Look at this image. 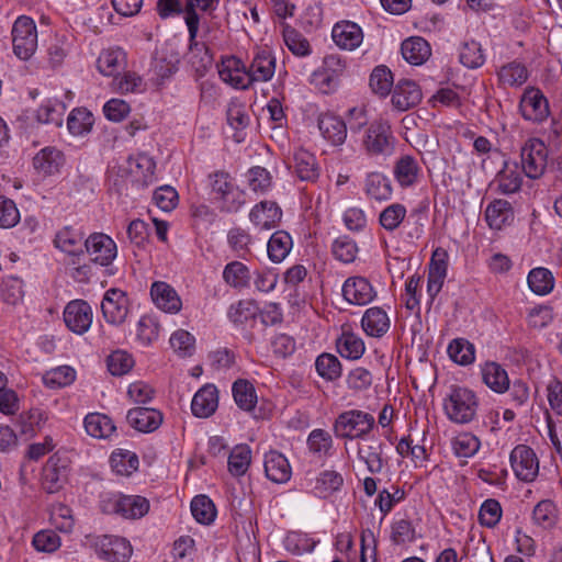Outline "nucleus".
<instances>
[{"instance_id": "nucleus-1", "label": "nucleus", "mask_w": 562, "mask_h": 562, "mask_svg": "<svg viewBox=\"0 0 562 562\" xmlns=\"http://www.w3.org/2000/svg\"><path fill=\"white\" fill-rule=\"evenodd\" d=\"M86 544L92 548L100 559L108 562H126L133 553L130 541L119 536L88 535L86 536Z\"/></svg>"}, {"instance_id": "nucleus-2", "label": "nucleus", "mask_w": 562, "mask_h": 562, "mask_svg": "<svg viewBox=\"0 0 562 562\" xmlns=\"http://www.w3.org/2000/svg\"><path fill=\"white\" fill-rule=\"evenodd\" d=\"M13 53L21 60H29L37 49V29L33 19L21 15L12 26Z\"/></svg>"}, {"instance_id": "nucleus-3", "label": "nucleus", "mask_w": 562, "mask_h": 562, "mask_svg": "<svg viewBox=\"0 0 562 562\" xmlns=\"http://www.w3.org/2000/svg\"><path fill=\"white\" fill-rule=\"evenodd\" d=\"M548 164V148L536 137L529 138L520 148V165L526 177L539 179L543 176Z\"/></svg>"}, {"instance_id": "nucleus-4", "label": "nucleus", "mask_w": 562, "mask_h": 562, "mask_svg": "<svg viewBox=\"0 0 562 562\" xmlns=\"http://www.w3.org/2000/svg\"><path fill=\"white\" fill-rule=\"evenodd\" d=\"M476 398L472 391L464 387L453 389L443 408L451 422H471L476 412Z\"/></svg>"}, {"instance_id": "nucleus-5", "label": "nucleus", "mask_w": 562, "mask_h": 562, "mask_svg": "<svg viewBox=\"0 0 562 562\" xmlns=\"http://www.w3.org/2000/svg\"><path fill=\"white\" fill-rule=\"evenodd\" d=\"M149 501L140 495H117L102 501V510L117 514L125 519H139L149 510Z\"/></svg>"}, {"instance_id": "nucleus-6", "label": "nucleus", "mask_w": 562, "mask_h": 562, "mask_svg": "<svg viewBox=\"0 0 562 562\" xmlns=\"http://www.w3.org/2000/svg\"><path fill=\"white\" fill-rule=\"evenodd\" d=\"M70 463V458L63 451L49 457L42 472V485L47 493H56L61 488L68 479Z\"/></svg>"}, {"instance_id": "nucleus-7", "label": "nucleus", "mask_w": 562, "mask_h": 562, "mask_svg": "<svg viewBox=\"0 0 562 562\" xmlns=\"http://www.w3.org/2000/svg\"><path fill=\"white\" fill-rule=\"evenodd\" d=\"M200 18L198 14H190L187 19V27L189 32V63L198 76L204 74L212 67L213 57L209 48L196 41L199 32Z\"/></svg>"}, {"instance_id": "nucleus-8", "label": "nucleus", "mask_w": 562, "mask_h": 562, "mask_svg": "<svg viewBox=\"0 0 562 562\" xmlns=\"http://www.w3.org/2000/svg\"><path fill=\"white\" fill-rule=\"evenodd\" d=\"M519 112L526 121L542 123L550 115L549 101L540 89L528 87L520 98Z\"/></svg>"}, {"instance_id": "nucleus-9", "label": "nucleus", "mask_w": 562, "mask_h": 562, "mask_svg": "<svg viewBox=\"0 0 562 562\" xmlns=\"http://www.w3.org/2000/svg\"><path fill=\"white\" fill-rule=\"evenodd\" d=\"M101 311L106 323L122 325L130 313L127 294L117 288L106 290L101 302Z\"/></svg>"}, {"instance_id": "nucleus-10", "label": "nucleus", "mask_w": 562, "mask_h": 562, "mask_svg": "<svg viewBox=\"0 0 562 562\" xmlns=\"http://www.w3.org/2000/svg\"><path fill=\"white\" fill-rule=\"evenodd\" d=\"M512 469L520 481L532 482L539 473V461L535 451L526 446L518 445L510 453Z\"/></svg>"}, {"instance_id": "nucleus-11", "label": "nucleus", "mask_w": 562, "mask_h": 562, "mask_svg": "<svg viewBox=\"0 0 562 562\" xmlns=\"http://www.w3.org/2000/svg\"><path fill=\"white\" fill-rule=\"evenodd\" d=\"M85 248L94 263L106 267L117 255L115 241L103 233H93L85 240Z\"/></svg>"}, {"instance_id": "nucleus-12", "label": "nucleus", "mask_w": 562, "mask_h": 562, "mask_svg": "<svg viewBox=\"0 0 562 562\" xmlns=\"http://www.w3.org/2000/svg\"><path fill=\"white\" fill-rule=\"evenodd\" d=\"M92 319V307L83 300L70 301L64 310V322L75 334L82 335L88 331Z\"/></svg>"}, {"instance_id": "nucleus-13", "label": "nucleus", "mask_w": 562, "mask_h": 562, "mask_svg": "<svg viewBox=\"0 0 562 562\" xmlns=\"http://www.w3.org/2000/svg\"><path fill=\"white\" fill-rule=\"evenodd\" d=\"M393 140L390 125L378 122L367 130L363 145L370 155H386L393 149Z\"/></svg>"}, {"instance_id": "nucleus-14", "label": "nucleus", "mask_w": 562, "mask_h": 562, "mask_svg": "<svg viewBox=\"0 0 562 562\" xmlns=\"http://www.w3.org/2000/svg\"><path fill=\"white\" fill-rule=\"evenodd\" d=\"M447 259L448 254L442 248H437L432 252L427 281V294L430 303L434 302L442 289L448 270Z\"/></svg>"}, {"instance_id": "nucleus-15", "label": "nucleus", "mask_w": 562, "mask_h": 562, "mask_svg": "<svg viewBox=\"0 0 562 562\" xmlns=\"http://www.w3.org/2000/svg\"><path fill=\"white\" fill-rule=\"evenodd\" d=\"M342 296L353 305H367L376 296V292L368 279L350 277L342 284Z\"/></svg>"}, {"instance_id": "nucleus-16", "label": "nucleus", "mask_w": 562, "mask_h": 562, "mask_svg": "<svg viewBox=\"0 0 562 562\" xmlns=\"http://www.w3.org/2000/svg\"><path fill=\"white\" fill-rule=\"evenodd\" d=\"M422 98V90L415 81L401 79L394 86L391 101L396 110L403 112L418 105Z\"/></svg>"}, {"instance_id": "nucleus-17", "label": "nucleus", "mask_w": 562, "mask_h": 562, "mask_svg": "<svg viewBox=\"0 0 562 562\" xmlns=\"http://www.w3.org/2000/svg\"><path fill=\"white\" fill-rule=\"evenodd\" d=\"M282 218V210L273 201H261L250 213V222L260 231H269L278 226Z\"/></svg>"}, {"instance_id": "nucleus-18", "label": "nucleus", "mask_w": 562, "mask_h": 562, "mask_svg": "<svg viewBox=\"0 0 562 562\" xmlns=\"http://www.w3.org/2000/svg\"><path fill=\"white\" fill-rule=\"evenodd\" d=\"M218 75L223 81L235 88L247 89L250 86L246 65L235 56L227 57L222 61Z\"/></svg>"}, {"instance_id": "nucleus-19", "label": "nucleus", "mask_w": 562, "mask_h": 562, "mask_svg": "<svg viewBox=\"0 0 562 562\" xmlns=\"http://www.w3.org/2000/svg\"><path fill=\"white\" fill-rule=\"evenodd\" d=\"M218 406V391L214 384L203 385L193 396L191 409L195 417L207 418Z\"/></svg>"}, {"instance_id": "nucleus-20", "label": "nucleus", "mask_w": 562, "mask_h": 562, "mask_svg": "<svg viewBox=\"0 0 562 562\" xmlns=\"http://www.w3.org/2000/svg\"><path fill=\"white\" fill-rule=\"evenodd\" d=\"M54 244L58 249L72 257L71 263L74 265L76 263V258L83 255V234L71 226L61 228L56 234Z\"/></svg>"}, {"instance_id": "nucleus-21", "label": "nucleus", "mask_w": 562, "mask_h": 562, "mask_svg": "<svg viewBox=\"0 0 562 562\" xmlns=\"http://www.w3.org/2000/svg\"><path fill=\"white\" fill-rule=\"evenodd\" d=\"M247 69L250 85L255 81H269L276 71V58L269 49H260L256 53Z\"/></svg>"}, {"instance_id": "nucleus-22", "label": "nucleus", "mask_w": 562, "mask_h": 562, "mask_svg": "<svg viewBox=\"0 0 562 562\" xmlns=\"http://www.w3.org/2000/svg\"><path fill=\"white\" fill-rule=\"evenodd\" d=\"M266 476L274 483H286L292 475L288 459L280 452L271 450L265 454Z\"/></svg>"}, {"instance_id": "nucleus-23", "label": "nucleus", "mask_w": 562, "mask_h": 562, "mask_svg": "<svg viewBox=\"0 0 562 562\" xmlns=\"http://www.w3.org/2000/svg\"><path fill=\"white\" fill-rule=\"evenodd\" d=\"M331 36L337 46L349 50L357 48L363 40L361 27L349 21L336 23Z\"/></svg>"}, {"instance_id": "nucleus-24", "label": "nucleus", "mask_w": 562, "mask_h": 562, "mask_svg": "<svg viewBox=\"0 0 562 562\" xmlns=\"http://www.w3.org/2000/svg\"><path fill=\"white\" fill-rule=\"evenodd\" d=\"M150 295L158 308L167 313H177L181 308V300L173 288L162 281H156L150 288Z\"/></svg>"}, {"instance_id": "nucleus-25", "label": "nucleus", "mask_w": 562, "mask_h": 562, "mask_svg": "<svg viewBox=\"0 0 562 562\" xmlns=\"http://www.w3.org/2000/svg\"><path fill=\"white\" fill-rule=\"evenodd\" d=\"M318 128L323 137L335 146L342 145L346 140V122L334 114H322L318 119Z\"/></svg>"}, {"instance_id": "nucleus-26", "label": "nucleus", "mask_w": 562, "mask_h": 562, "mask_svg": "<svg viewBox=\"0 0 562 562\" xmlns=\"http://www.w3.org/2000/svg\"><path fill=\"white\" fill-rule=\"evenodd\" d=\"M212 191L216 193L224 202L223 209L227 212H237L243 204V200L234 199L228 202V196L233 192V182L229 180V176L226 172L217 171L210 176Z\"/></svg>"}, {"instance_id": "nucleus-27", "label": "nucleus", "mask_w": 562, "mask_h": 562, "mask_svg": "<svg viewBox=\"0 0 562 562\" xmlns=\"http://www.w3.org/2000/svg\"><path fill=\"white\" fill-rule=\"evenodd\" d=\"M401 52L404 59L411 65H423L431 56L429 43L420 37L413 36L402 43Z\"/></svg>"}, {"instance_id": "nucleus-28", "label": "nucleus", "mask_w": 562, "mask_h": 562, "mask_svg": "<svg viewBox=\"0 0 562 562\" xmlns=\"http://www.w3.org/2000/svg\"><path fill=\"white\" fill-rule=\"evenodd\" d=\"M64 165V155L55 147H45L33 158V167L44 176H50L59 171Z\"/></svg>"}, {"instance_id": "nucleus-29", "label": "nucleus", "mask_w": 562, "mask_h": 562, "mask_svg": "<svg viewBox=\"0 0 562 562\" xmlns=\"http://www.w3.org/2000/svg\"><path fill=\"white\" fill-rule=\"evenodd\" d=\"M361 326L367 335L382 337L390 328V318L383 308L370 307L362 316Z\"/></svg>"}, {"instance_id": "nucleus-30", "label": "nucleus", "mask_w": 562, "mask_h": 562, "mask_svg": "<svg viewBox=\"0 0 562 562\" xmlns=\"http://www.w3.org/2000/svg\"><path fill=\"white\" fill-rule=\"evenodd\" d=\"M293 160L294 172L300 180L310 182L316 181L319 176V169L316 158L312 153L300 148L294 151Z\"/></svg>"}, {"instance_id": "nucleus-31", "label": "nucleus", "mask_w": 562, "mask_h": 562, "mask_svg": "<svg viewBox=\"0 0 562 562\" xmlns=\"http://www.w3.org/2000/svg\"><path fill=\"white\" fill-rule=\"evenodd\" d=\"M126 65V55L121 48H108L103 49L98 59V70L103 76H115L124 69Z\"/></svg>"}, {"instance_id": "nucleus-32", "label": "nucleus", "mask_w": 562, "mask_h": 562, "mask_svg": "<svg viewBox=\"0 0 562 562\" xmlns=\"http://www.w3.org/2000/svg\"><path fill=\"white\" fill-rule=\"evenodd\" d=\"M513 218L512 205L505 200H495L485 210V220L492 229H502Z\"/></svg>"}, {"instance_id": "nucleus-33", "label": "nucleus", "mask_w": 562, "mask_h": 562, "mask_svg": "<svg viewBox=\"0 0 562 562\" xmlns=\"http://www.w3.org/2000/svg\"><path fill=\"white\" fill-rule=\"evenodd\" d=\"M532 522L543 529H552L559 519V512L555 503L551 499L540 501L532 510Z\"/></svg>"}, {"instance_id": "nucleus-34", "label": "nucleus", "mask_w": 562, "mask_h": 562, "mask_svg": "<svg viewBox=\"0 0 562 562\" xmlns=\"http://www.w3.org/2000/svg\"><path fill=\"white\" fill-rule=\"evenodd\" d=\"M113 472L117 475L130 476L138 470V456L130 450L116 449L110 457Z\"/></svg>"}, {"instance_id": "nucleus-35", "label": "nucleus", "mask_w": 562, "mask_h": 562, "mask_svg": "<svg viewBox=\"0 0 562 562\" xmlns=\"http://www.w3.org/2000/svg\"><path fill=\"white\" fill-rule=\"evenodd\" d=\"M499 81L509 87L522 86L529 77V70L527 67L519 61H512L503 65L498 72Z\"/></svg>"}, {"instance_id": "nucleus-36", "label": "nucleus", "mask_w": 562, "mask_h": 562, "mask_svg": "<svg viewBox=\"0 0 562 562\" xmlns=\"http://www.w3.org/2000/svg\"><path fill=\"white\" fill-rule=\"evenodd\" d=\"M292 238L284 231L274 232L268 241V256L273 262H281L285 259L292 248Z\"/></svg>"}, {"instance_id": "nucleus-37", "label": "nucleus", "mask_w": 562, "mask_h": 562, "mask_svg": "<svg viewBox=\"0 0 562 562\" xmlns=\"http://www.w3.org/2000/svg\"><path fill=\"white\" fill-rule=\"evenodd\" d=\"M419 170L417 160L414 157L406 155L397 160L394 173L402 187H409L417 181Z\"/></svg>"}, {"instance_id": "nucleus-38", "label": "nucleus", "mask_w": 562, "mask_h": 562, "mask_svg": "<svg viewBox=\"0 0 562 562\" xmlns=\"http://www.w3.org/2000/svg\"><path fill=\"white\" fill-rule=\"evenodd\" d=\"M366 192L376 201L387 200L392 195L391 182L384 175L371 172L366 179Z\"/></svg>"}, {"instance_id": "nucleus-39", "label": "nucleus", "mask_w": 562, "mask_h": 562, "mask_svg": "<svg viewBox=\"0 0 562 562\" xmlns=\"http://www.w3.org/2000/svg\"><path fill=\"white\" fill-rule=\"evenodd\" d=\"M337 349L341 357L356 360L364 353L366 347L358 335L344 331L337 340Z\"/></svg>"}, {"instance_id": "nucleus-40", "label": "nucleus", "mask_w": 562, "mask_h": 562, "mask_svg": "<svg viewBox=\"0 0 562 562\" xmlns=\"http://www.w3.org/2000/svg\"><path fill=\"white\" fill-rule=\"evenodd\" d=\"M482 374L484 383L497 393L505 392L509 386L507 372L495 362L486 363Z\"/></svg>"}, {"instance_id": "nucleus-41", "label": "nucleus", "mask_w": 562, "mask_h": 562, "mask_svg": "<svg viewBox=\"0 0 562 562\" xmlns=\"http://www.w3.org/2000/svg\"><path fill=\"white\" fill-rule=\"evenodd\" d=\"M232 392L234 401L239 408L244 411L254 408L257 402V394L254 385L248 380H236L233 384Z\"/></svg>"}, {"instance_id": "nucleus-42", "label": "nucleus", "mask_w": 562, "mask_h": 562, "mask_svg": "<svg viewBox=\"0 0 562 562\" xmlns=\"http://www.w3.org/2000/svg\"><path fill=\"white\" fill-rule=\"evenodd\" d=\"M342 482V476L338 472L326 470L316 477L313 486V493L319 498H325L339 490Z\"/></svg>"}, {"instance_id": "nucleus-43", "label": "nucleus", "mask_w": 562, "mask_h": 562, "mask_svg": "<svg viewBox=\"0 0 562 562\" xmlns=\"http://www.w3.org/2000/svg\"><path fill=\"white\" fill-rule=\"evenodd\" d=\"M528 285L538 295H546L553 290L554 278L547 268H535L528 274Z\"/></svg>"}, {"instance_id": "nucleus-44", "label": "nucleus", "mask_w": 562, "mask_h": 562, "mask_svg": "<svg viewBox=\"0 0 562 562\" xmlns=\"http://www.w3.org/2000/svg\"><path fill=\"white\" fill-rule=\"evenodd\" d=\"M450 359L461 366H468L474 361L475 348L464 338H456L448 346Z\"/></svg>"}, {"instance_id": "nucleus-45", "label": "nucleus", "mask_w": 562, "mask_h": 562, "mask_svg": "<svg viewBox=\"0 0 562 562\" xmlns=\"http://www.w3.org/2000/svg\"><path fill=\"white\" fill-rule=\"evenodd\" d=\"M191 513L194 519L202 525H210L216 517V508L206 495H198L191 502Z\"/></svg>"}, {"instance_id": "nucleus-46", "label": "nucleus", "mask_w": 562, "mask_h": 562, "mask_svg": "<svg viewBox=\"0 0 562 562\" xmlns=\"http://www.w3.org/2000/svg\"><path fill=\"white\" fill-rule=\"evenodd\" d=\"M223 279L233 288H246L250 280L249 269L240 261H232L225 266Z\"/></svg>"}, {"instance_id": "nucleus-47", "label": "nucleus", "mask_w": 562, "mask_h": 562, "mask_svg": "<svg viewBox=\"0 0 562 562\" xmlns=\"http://www.w3.org/2000/svg\"><path fill=\"white\" fill-rule=\"evenodd\" d=\"M393 86V75L386 66H378L370 76V88L372 91L385 98L391 92Z\"/></svg>"}, {"instance_id": "nucleus-48", "label": "nucleus", "mask_w": 562, "mask_h": 562, "mask_svg": "<svg viewBox=\"0 0 562 562\" xmlns=\"http://www.w3.org/2000/svg\"><path fill=\"white\" fill-rule=\"evenodd\" d=\"M251 460V451L248 446H236L228 457V470L234 476L246 473Z\"/></svg>"}, {"instance_id": "nucleus-49", "label": "nucleus", "mask_w": 562, "mask_h": 562, "mask_svg": "<svg viewBox=\"0 0 562 562\" xmlns=\"http://www.w3.org/2000/svg\"><path fill=\"white\" fill-rule=\"evenodd\" d=\"M76 372L71 367L61 366L47 371L43 375V382L47 387L59 389L75 381Z\"/></svg>"}, {"instance_id": "nucleus-50", "label": "nucleus", "mask_w": 562, "mask_h": 562, "mask_svg": "<svg viewBox=\"0 0 562 562\" xmlns=\"http://www.w3.org/2000/svg\"><path fill=\"white\" fill-rule=\"evenodd\" d=\"M93 124L92 114L82 108L74 109L67 120V126L72 135L79 136L89 132Z\"/></svg>"}, {"instance_id": "nucleus-51", "label": "nucleus", "mask_w": 562, "mask_h": 562, "mask_svg": "<svg viewBox=\"0 0 562 562\" xmlns=\"http://www.w3.org/2000/svg\"><path fill=\"white\" fill-rule=\"evenodd\" d=\"M406 216V207L401 203H392L386 206L379 216L381 226L393 232L400 227Z\"/></svg>"}, {"instance_id": "nucleus-52", "label": "nucleus", "mask_w": 562, "mask_h": 562, "mask_svg": "<svg viewBox=\"0 0 562 562\" xmlns=\"http://www.w3.org/2000/svg\"><path fill=\"white\" fill-rule=\"evenodd\" d=\"M317 373L325 380L334 381L341 374V364L338 358L330 353H322L315 361Z\"/></svg>"}, {"instance_id": "nucleus-53", "label": "nucleus", "mask_w": 562, "mask_h": 562, "mask_svg": "<svg viewBox=\"0 0 562 562\" xmlns=\"http://www.w3.org/2000/svg\"><path fill=\"white\" fill-rule=\"evenodd\" d=\"M459 58L460 63L468 68H479L485 61L482 47L480 43L475 41L463 43V45L460 48Z\"/></svg>"}, {"instance_id": "nucleus-54", "label": "nucleus", "mask_w": 562, "mask_h": 562, "mask_svg": "<svg viewBox=\"0 0 562 562\" xmlns=\"http://www.w3.org/2000/svg\"><path fill=\"white\" fill-rule=\"evenodd\" d=\"M416 530L408 519L395 520L391 526V540L396 546H403L414 542Z\"/></svg>"}, {"instance_id": "nucleus-55", "label": "nucleus", "mask_w": 562, "mask_h": 562, "mask_svg": "<svg viewBox=\"0 0 562 562\" xmlns=\"http://www.w3.org/2000/svg\"><path fill=\"white\" fill-rule=\"evenodd\" d=\"M331 252L337 260L344 263H350L355 261L357 257L358 247L356 241L348 236H340L334 240Z\"/></svg>"}, {"instance_id": "nucleus-56", "label": "nucleus", "mask_w": 562, "mask_h": 562, "mask_svg": "<svg viewBox=\"0 0 562 562\" xmlns=\"http://www.w3.org/2000/svg\"><path fill=\"white\" fill-rule=\"evenodd\" d=\"M64 112L65 105L61 102L48 100L38 108L36 116L42 123L59 126L63 123Z\"/></svg>"}, {"instance_id": "nucleus-57", "label": "nucleus", "mask_w": 562, "mask_h": 562, "mask_svg": "<svg viewBox=\"0 0 562 562\" xmlns=\"http://www.w3.org/2000/svg\"><path fill=\"white\" fill-rule=\"evenodd\" d=\"M480 448V440L470 432H461L452 440V449L460 458L474 456Z\"/></svg>"}, {"instance_id": "nucleus-58", "label": "nucleus", "mask_w": 562, "mask_h": 562, "mask_svg": "<svg viewBox=\"0 0 562 562\" xmlns=\"http://www.w3.org/2000/svg\"><path fill=\"white\" fill-rule=\"evenodd\" d=\"M134 366L133 357L123 350L113 351L108 357V369L112 375H124L131 371Z\"/></svg>"}, {"instance_id": "nucleus-59", "label": "nucleus", "mask_w": 562, "mask_h": 562, "mask_svg": "<svg viewBox=\"0 0 562 562\" xmlns=\"http://www.w3.org/2000/svg\"><path fill=\"white\" fill-rule=\"evenodd\" d=\"M159 324L155 317L150 315H144L140 317L137 324V339L145 346H148L158 338Z\"/></svg>"}, {"instance_id": "nucleus-60", "label": "nucleus", "mask_w": 562, "mask_h": 562, "mask_svg": "<svg viewBox=\"0 0 562 562\" xmlns=\"http://www.w3.org/2000/svg\"><path fill=\"white\" fill-rule=\"evenodd\" d=\"M50 522L59 531L70 532L75 525L71 509L64 504L54 505L50 510Z\"/></svg>"}, {"instance_id": "nucleus-61", "label": "nucleus", "mask_w": 562, "mask_h": 562, "mask_svg": "<svg viewBox=\"0 0 562 562\" xmlns=\"http://www.w3.org/2000/svg\"><path fill=\"white\" fill-rule=\"evenodd\" d=\"M286 47L296 56H307L311 53L308 41L294 29L286 27L283 32Z\"/></svg>"}, {"instance_id": "nucleus-62", "label": "nucleus", "mask_w": 562, "mask_h": 562, "mask_svg": "<svg viewBox=\"0 0 562 562\" xmlns=\"http://www.w3.org/2000/svg\"><path fill=\"white\" fill-rule=\"evenodd\" d=\"M372 382L371 372L362 367L352 369L346 379L348 389L356 393L367 391L371 387Z\"/></svg>"}, {"instance_id": "nucleus-63", "label": "nucleus", "mask_w": 562, "mask_h": 562, "mask_svg": "<svg viewBox=\"0 0 562 562\" xmlns=\"http://www.w3.org/2000/svg\"><path fill=\"white\" fill-rule=\"evenodd\" d=\"M502 517V507L498 501L494 498L486 499L480 508L479 519L481 525L493 528Z\"/></svg>"}, {"instance_id": "nucleus-64", "label": "nucleus", "mask_w": 562, "mask_h": 562, "mask_svg": "<svg viewBox=\"0 0 562 562\" xmlns=\"http://www.w3.org/2000/svg\"><path fill=\"white\" fill-rule=\"evenodd\" d=\"M307 445L313 453L325 456L333 446L331 435L323 429H315L310 434Z\"/></svg>"}]
</instances>
